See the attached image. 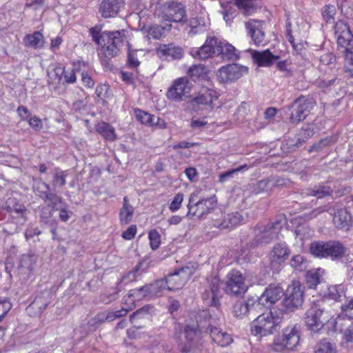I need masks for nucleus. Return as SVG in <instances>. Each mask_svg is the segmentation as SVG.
Instances as JSON below:
<instances>
[{"instance_id": "obj_1", "label": "nucleus", "mask_w": 353, "mask_h": 353, "mask_svg": "<svg viewBox=\"0 0 353 353\" xmlns=\"http://www.w3.org/2000/svg\"><path fill=\"white\" fill-rule=\"evenodd\" d=\"M325 300L314 303L305 312L303 321L307 329L311 333H320L327 328L333 330L336 321L330 311L324 307Z\"/></svg>"}, {"instance_id": "obj_2", "label": "nucleus", "mask_w": 353, "mask_h": 353, "mask_svg": "<svg viewBox=\"0 0 353 353\" xmlns=\"http://www.w3.org/2000/svg\"><path fill=\"white\" fill-rule=\"evenodd\" d=\"M216 207V199L214 196L199 199L197 192H192L189 197L187 217L189 219H204Z\"/></svg>"}, {"instance_id": "obj_3", "label": "nucleus", "mask_w": 353, "mask_h": 353, "mask_svg": "<svg viewBox=\"0 0 353 353\" xmlns=\"http://www.w3.org/2000/svg\"><path fill=\"white\" fill-rule=\"evenodd\" d=\"M281 319L274 316L272 312L263 313L251 323V333L260 337L272 334L279 327Z\"/></svg>"}, {"instance_id": "obj_4", "label": "nucleus", "mask_w": 353, "mask_h": 353, "mask_svg": "<svg viewBox=\"0 0 353 353\" xmlns=\"http://www.w3.org/2000/svg\"><path fill=\"white\" fill-rule=\"evenodd\" d=\"M300 341L299 327L291 325L282 330L281 334L276 336L273 343V348L276 352L294 350Z\"/></svg>"}, {"instance_id": "obj_5", "label": "nucleus", "mask_w": 353, "mask_h": 353, "mask_svg": "<svg viewBox=\"0 0 353 353\" xmlns=\"http://www.w3.org/2000/svg\"><path fill=\"white\" fill-rule=\"evenodd\" d=\"M103 37H106L105 41H103V44L99 45L100 53L108 58L117 56L125 39V31L122 30L107 32L104 33Z\"/></svg>"}, {"instance_id": "obj_6", "label": "nucleus", "mask_w": 353, "mask_h": 353, "mask_svg": "<svg viewBox=\"0 0 353 353\" xmlns=\"http://www.w3.org/2000/svg\"><path fill=\"white\" fill-rule=\"evenodd\" d=\"M196 268L194 265H186L172 274H168L164 279L168 291L179 290L185 285L187 281L195 272Z\"/></svg>"}, {"instance_id": "obj_7", "label": "nucleus", "mask_w": 353, "mask_h": 353, "mask_svg": "<svg viewBox=\"0 0 353 353\" xmlns=\"http://www.w3.org/2000/svg\"><path fill=\"white\" fill-rule=\"evenodd\" d=\"M303 303V291L299 283H293L288 286L283 299V310L292 312Z\"/></svg>"}, {"instance_id": "obj_8", "label": "nucleus", "mask_w": 353, "mask_h": 353, "mask_svg": "<svg viewBox=\"0 0 353 353\" xmlns=\"http://www.w3.org/2000/svg\"><path fill=\"white\" fill-rule=\"evenodd\" d=\"M156 14L165 21L180 23L185 19V10L181 3L173 2L159 7Z\"/></svg>"}, {"instance_id": "obj_9", "label": "nucleus", "mask_w": 353, "mask_h": 353, "mask_svg": "<svg viewBox=\"0 0 353 353\" xmlns=\"http://www.w3.org/2000/svg\"><path fill=\"white\" fill-rule=\"evenodd\" d=\"M248 68L236 63L222 66L217 71V79L220 83H232L248 72Z\"/></svg>"}, {"instance_id": "obj_10", "label": "nucleus", "mask_w": 353, "mask_h": 353, "mask_svg": "<svg viewBox=\"0 0 353 353\" xmlns=\"http://www.w3.org/2000/svg\"><path fill=\"white\" fill-rule=\"evenodd\" d=\"M248 290L245 283V277L240 271L232 270L226 277L224 290L230 295L244 294Z\"/></svg>"}, {"instance_id": "obj_11", "label": "nucleus", "mask_w": 353, "mask_h": 353, "mask_svg": "<svg viewBox=\"0 0 353 353\" xmlns=\"http://www.w3.org/2000/svg\"><path fill=\"white\" fill-rule=\"evenodd\" d=\"M314 106V102L310 99H305L303 97L296 99L292 105L290 122L296 123L304 120Z\"/></svg>"}, {"instance_id": "obj_12", "label": "nucleus", "mask_w": 353, "mask_h": 353, "mask_svg": "<svg viewBox=\"0 0 353 353\" xmlns=\"http://www.w3.org/2000/svg\"><path fill=\"white\" fill-rule=\"evenodd\" d=\"M200 317L204 318L205 321H209L208 327H210V336L216 343L221 347H225L232 342V338L230 334L226 332L219 330L217 327H213L212 323H215L216 319L211 316L208 311H203Z\"/></svg>"}, {"instance_id": "obj_13", "label": "nucleus", "mask_w": 353, "mask_h": 353, "mask_svg": "<svg viewBox=\"0 0 353 353\" xmlns=\"http://www.w3.org/2000/svg\"><path fill=\"white\" fill-rule=\"evenodd\" d=\"M283 296V290L279 285H270L254 302L253 306L263 305L269 307Z\"/></svg>"}, {"instance_id": "obj_14", "label": "nucleus", "mask_w": 353, "mask_h": 353, "mask_svg": "<svg viewBox=\"0 0 353 353\" xmlns=\"http://www.w3.org/2000/svg\"><path fill=\"white\" fill-rule=\"evenodd\" d=\"M208 283V288L202 294L203 299L208 305L218 307L220 305V279L216 276H211Z\"/></svg>"}, {"instance_id": "obj_15", "label": "nucleus", "mask_w": 353, "mask_h": 353, "mask_svg": "<svg viewBox=\"0 0 353 353\" xmlns=\"http://www.w3.org/2000/svg\"><path fill=\"white\" fill-rule=\"evenodd\" d=\"M217 98V92L214 90L203 87L195 96L192 97V99L189 101V104L192 107L200 105H206L212 109L213 102Z\"/></svg>"}, {"instance_id": "obj_16", "label": "nucleus", "mask_w": 353, "mask_h": 353, "mask_svg": "<svg viewBox=\"0 0 353 353\" xmlns=\"http://www.w3.org/2000/svg\"><path fill=\"white\" fill-rule=\"evenodd\" d=\"M335 36L339 46L347 48H353V34L349 26L343 21H338L335 24Z\"/></svg>"}, {"instance_id": "obj_17", "label": "nucleus", "mask_w": 353, "mask_h": 353, "mask_svg": "<svg viewBox=\"0 0 353 353\" xmlns=\"http://www.w3.org/2000/svg\"><path fill=\"white\" fill-rule=\"evenodd\" d=\"M330 214L333 216L334 225L342 230L348 231L352 226L353 219L349 212L345 208H332Z\"/></svg>"}, {"instance_id": "obj_18", "label": "nucleus", "mask_w": 353, "mask_h": 353, "mask_svg": "<svg viewBox=\"0 0 353 353\" xmlns=\"http://www.w3.org/2000/svg\"><path fill=\"white\" fill-rule=\"evenodd\" d=\"M290 250L285 243H276L269 254V260L272 267L283 263L289 257Z\"/></svg>"}, {"instance_id": "obj_19", "label": "nucleus", "mask_w": 353, "mask_h": 353, "mask_svg": "<svg viewBox=\"0 0 353 353\" xmlns=\"http://www.w3.org/2000/svg\"><path fill=\"white\" fill-rule=\"evenodd\" d=\"M188 81L186 78H179L167 92V97L172 101L182 100L183 97L190 92Z\"/></svg>"}, {"instance_id": "obj_20", "label": "nucleus", "mask_w": 353, "mask_h": 353, "mask_svg": "<svg viewBox=\"0 0 353 353\" xmlns=\"http://www.w3.org/2000/svg\"><path fill=\"white\" fill-rule=\"evenodd\" d=\"M218 44L216 38L208 37L199 49L192 51V55L201 59H208L214 54H218Z\"/></svg>"}, {"instance_id": "obj_21", "label": "nucleus", "mask_w": 353, "mask_h": 353, "mask_svg": "<svg viewBox=\"0 0 353 353\" xmlns=\"http://www.w3.org/2000/svg\"><path fill=\"white\" fill-rule=\"evenodd\" d=\"M264 23L262 21L250 20L245 23V27L254 44L259 46L265 41L263 31Z\"/></svg>"}, {"instance_id": "obj_22", "label": "nucleus", "mask_w": 353, "mask_h": 353, "mask_svg": "<svg viewBox=\"0 0 353 353\" xmlns=\"http://www.w3.org/2000/svg\"><path fill=\"white\" fill-rule=\"evenodd\" d=\"M124 6L123 0H103L100 4L99 11L104 18L114 17Z\"/></svg>"}, {"instance_id": "obj_23", "label": "nucleus", "mask_w": 353, "mask_h": 353, "mask_svg": "<svg viewBox=\"0 0 353 353\" xmlns=\"http://www.w3.org/2000/svg\"><path fill=\"white\" fill-rule=\"evenodd\" d=\"M160 58L165 59H179L183 55L182 48L173 44L161 45L157 50Z\"/></svg>"}, {"instance_id": "obj_24", "label": "nucleus", "mask_w": 353, "mask_h": 353, "mask_svg": "<svg viewBox=\"0 0 353 353\" xmlns=\"http://www.w3.org/2000/svg\"><path fill=\"white\" fill-rule=\"evenodd\" d=\"M244 221L243 216L239 212H233L224 216L221 221H215L214 226L220 229H232Z\"/></svg>"}, {"instance_id": "obj_25", "label": "nucleus", "mask_w": 353, "mask_h": 353, "mask_svg": "<svg viewBox=\"0 0 353 353\" xmlns=\"http://www.w3.org/2000/svg\"><path fill=\"white\" fill-rule=\"evenodd\" d=\"M251 56L254 61L259 67H268L272 62L278 59L277 56L273 55L269 50L264 51L251 50Z\"/></svg>"}, {"instance_id": "obj_26", "label": "nucleus", "mask_w": 353, "mask_h": 353, "mask_svg": "<svg viewBox=\"0 0 353 353\" xmlns=\"http://www.w3.org/2000/svg\"><path fill=\"white\" fill-rule=\"evenodd\" d=\"M281 228L282 225L280 221L265 226L261 232V242L267 243L277 238Z\"/></svg>"}, {"instance_id": "obj_27", "label": "nucleus", "mask_w": 353, "mask_h": 353, "mask_svg": "<svg viewBox=\"0 0 353 353\" xmlns=\"http://www.w3.org/2000/svg\"><path fill=\"white\" fill-rule=\"evenodd\" d=\"M185 337L188 341V344L185 345L181 348L184 352H190L194 346V343L198 341L199 337V330L195 325H187L185 328Z\"/></svg>"}, {"instance_id": "obj_28", "label": "nucleus", "mask_w": 353, "mask_h": 353, "mask_svg": "<svg viewBox=\"0 0 353 353\" xmlns=\"http://www.w3.org/2000/svg\"><path fill=\"white\" fill-rule=\"evenodd\" d=\"M65 68L59 64L52 65L48 70V83L57 86L63 83V76Z\"/></svg>"}, {"instance_id": "obj_29", "label": "nucleus", "mask_w": 353, "mask_h": 353, "mask_svg": "<svg viewBox=\"0 0 353 353\" xmlns=\"http://www.w3.org/2000/svg\"><path fill=\"white\" fill-rule=\"evenodd\" d=\"M218 54H222L228 60H236L239 58L238 50L225 41H219Z\"/></svg>"}, {"instance_id": "obj_30", "label": "nucleus", "mask_w": 353, "mask_h": 353, "mask_svg": "<svg viewBox=\"0 0 353 353\" xmlns=\"http://www.w3.org/2000/svg\"><path fill=\"white\" fill-rule=\"evenodd\" d=\"M255 301L248 299L246 301H238L233 307V312L236 317L242 318L250 310L256 309L258 306H253Z\"/></svg>"}, {"instance_id": "obj_31", "label": "nucleus", "mask_w": 353, "mask_h": 353, "mask_svg": "<svg viewBox=\"0 0 353 353\" xmlns=\"http://www.w3.org/2000/svg\"><path fill=\"white\" fill-rule=\"evenodd\" d=\"M345 296V290L343 285H332L327 288L324 298L335 301H341Z\"/></svg>"}, {"instance_id": "obj_32", "label": "nucleus", "mask_w": 353, "mask_h": 353, "mask_svg": "<svg viewBox=\"0 0 353 353\" xmlns=\"http://www.w3.org/2000/svg\"><path fill=\"white\" fill-rule=\"evenodd\" d=\"M23 42L26 46L33 48H41L44 45V37L40 32H34L32 34H27Z\"/></svg>"}, {"instance_id": "obj_33", "label": "nucleus", "mask_w": 353, "mask_h": 353, "mask_svg": "<svg viewBox=\"0 0 353 353\" xmlns=\"http://www.w3.org/2000/svg\"><path fill=\"white\" fill-rule=\"evenodd\" d=\"M345 252V248L339 241L327 242V257L340 258Z\"/></svg>"}, {"instance_id": "obj_34", "label": "nucleus", "mask_w": 353, "mask_h": 353, "mask_svg": "<svg viewBox=\"0 0 353 353\" xmlns=\"http://www.w3.org/2000/svg\"><path fill=\"white\" fill-rule=\"evenodd\" d=\"M314 353H336V345L335 343L324 339L315 345Z\"/></svg>"}, {"instance_id": "obj_35", "label": "nucleus", "mask_w": 353, "mask_h": 353, "mask_svg": "<svg viewBox=\"0 0 353 353\" xmlns=\"http://www.w3.org/2000/svg\"><path fill=\"white\" fill-rule=\"evenodd\" d=\"M151 298L159 296L168 291L165 279L157 280L152 283L148 284Z\"/></svg>"}, {"instance_id": "obj_36", "label": "nucleus", "mask_w": 353, "mask_h": 353, "mask_svg": "<svg viewBox=\"0 0 353 353\" xmlns=\"http://www.w3.org/2000/svg\"><path fill=\"white\" fill-rule=\"evenodd\" d=\"M97 131L108 141H113L117 139L114 128L107 123H99L97 126Z\"/></svg>"}, {"instance_id": "obj_37", "label": "nucleus", "mask_w": 353, "mask_h": 353, "mask_svg": "<svg viewBox=\"0 0 353 353\" xmlns=\"http://www.w3.org/2000/svg\"><path fill=\"white\" fill-rule=\"evenodd\" d=\"M134 214L133 207L129 204L126 196L123 198V205L121 209L119 215L121 223L127 224L132 219Z\"/></svg>"}, {"instance_id": "obj_38", "label": "nucleus", "mask_w": 353, "mask_h": 353, "mask_svg": "<svg viewBox=\"0 0 353 353\" xmlns=\"http://www.w3.org/2000/svg\"><path fill=\"white\" fill-rule=\"evenodd\" d=\"M206 23L202 19L194 18L190 21L188 34L194 36L206 30Z\"/></svg>"}, {"instance_id": "obj_39", "label": "nucleus", "mask_w": 353, "mask_h": 353, "mask_svg": "<svg viewBox=\"0 0 353 353\" xmlns=\"http://www.w3.org/2000/svg\"><path fill=\"white\" fill-rule=\"evenodd\" d=\"M310 250L312 254L316 257H327V242H314L310 245Z\"/></svg>"}, {"instance_id": "obj_40", "label": "nucleus", "mask_w": 353, "mask_h": 353, "mask_svg": "<svg viewBox=\"0 0 353 353\" xmlns=\"http://www.w3.org/2000/svg\"><path fill=\"white\" fill-rule=\"evenodd\" d=\"M208 73L207 68L201 64L194 65L192 66L188 71L189 76L194 80L196 81L204 78Z\"/></svg>"}, {"instance_id": "obj_41", "label": "nucleus", "mask_w": 353, "mask_h": 353, "mask_svg": "<svg viewBox=\"0 0 353 353\" xmlns=\"http://www.w3.org/2000/svg\"><path fill=\"white\" fill-rule=\"evenodd\" d=\"M236 5L245 15H250L255 10L254 0H236Z\"/></svg>"}, {"instance_id": "obj_42", "label": "nucleus", "mask_w": 353, "mask_h": 353, "mask_svg": "<svg viewBox=\"0 0 353 353\" xmlns=\"http://www.w3.org/2000/svg\"><path fill=\"white\" fill-rule=\"evenodd\" d=\"M141 31L147 33V37L150 39H158L163 34V28L159 26H143Z\"/></svg>"}, {"instance_id": "obj_43", "label": "nucleus", "mask_w": 353, "mask_h": 353, "mask_svg": "<svg viewBox=\"0 0 353 353\" xmlns=\"http://www.w3.org/2000/svg\"><path fill=\"white\" fill-rule=\"evenodd\" d=\"M290 263L292 268L298 271H303L307 268V261L301 254L294 255Z\"/></svg>"}, {"instance_id": "obj_44", "label": "nucleus", "mask_w": 353, "mask_h": 353, "mask_svg": "<svg viewBox=\"0 0 353 353\" xmlns=\"http://www.w3.org/2000/svg\"><path fill=\"white\" fill-rule=\"evenodd\" d=\"M320 270H310L306 274V282L310 288H314L320 283Z\"/></svg>"}, {"instance_id": "obj_45", "label": "nucleus", "mask_w": 353, "mask_h": 353, "mask_svg": "<svg viewBox=\"0 0 353 353\" xmlns=\"http://www.w3.org/2000/svg\"><path fill=\"white\" fill-rule=\"evenodd\" d=\"M130 296H133L138 301L143 299L151 298L148 285H143L140 288L131 290Z\"/></svg>"}, {"instance_id": "obj_46", "label": "nucleus", "mask_w": 353, "mask_h": 353, "mask_svg": "<svg viewBox=\"0 0 353 353\" xmlns=\"http://www.w3.org/2000/svg\"><path fill=\"white\" fill-rule=\"evenodd\" d=\"M134 114L137 119L143 124L153 125L154 123L155 117L146 112L136 110Z\"/></svg>"}, {"instance_id": "obj_47", "label": "nucleus", "mask_w": 353, "mask_h": 353, "mask_svg": "<svg viewBox=\"0 0 353 353\" xmlns=\"http://www.w3.org/2000/svg\"><path fill=\"white\" fill-rule=\"evenodd\" d=\"M345 52L344 69L350 76H353V47L347 48Z\"/></svg>"}, {"instance_id": "obj_48", "label": "nucleus", "mask_w": 353, "mask_h": 353, "mask_svg": "<svg viewBox=\"0 0 353 353\" xmlns=\"http://www.w3.org/2000/svg\"><path fill=\"white\" fill-rule=\"evenodd\" d=\"M330 193L331 190L330 188L325 186H318L311 190L307 194L316 196L318 199H321L327 195H330Z\"/></svg>"}, {"instance_id": "obj_49", "label": "nucleus", "mask_w": 353, "mask_h": 353, "mask_svg": "<svg viewBox=\"0 0 353 353\" xmlns=\"http://www.w3.org/2000/svg\"><path fill=\"white\" fill-rule=\"evenodd\" d=\"M36 263V258L32 255L22 256L20 261L21 268L32 270Z\"/></svg>"}, {"instance_id": "obj_50", "label": "nucleus", "mask_w": 353, "mask_h": 353, "mask_svg": "<svg viewBox=\"0 0 353 353\" xmlns=\"http://www.w3.org/2000/svg\"><path fill=\"white\" fill-rule=\"evenodd\" d=\"M208 125L207 117H192L190 127L194 130H201Z\"/></svg>"}, {"instance_id": "obj_51", "label": "nucleus", "mask_w": 353, "mask_h": 353, "mask_svg": "<svg viewBox=\"0 0 353 353\" xmlns=\"http://www.w3.org/2000/svg\"><path fill=\"white\" fill-rule=\"evenodd\" d=\"M67 174L65 171H62L58 169L55 170L54 174V186H63L65 185V177Z\"/></svg>"}, {"instance_id": "obj_52", "label": "nucleus", "mask_w": 353, "mask_h": 353, "mask_svg": "<svg viewBox=\"0 0 353 353\" xmlns=\"http://www.w3.org/2000/svg\"><path fill=\"white\" fill-rule=\"evenodd\" d=\"M184 196L182 193H177L173 200L172 201L169 209L171 212H174L180 209L181 204L183 201Z\"/></svg>"}, {"instance_id": "obj_53", "label": "nucleus", "mask_w": 353, "mask_h": 353, "mask_svg": "<svg viewBox=\"0 0 353 353\" xmlns=\"http://www.w3.org/2000/svg\"><path fill=\"white\" fill-rule=\"evenodd\" d=\"M49 185L43 181H39L34 187L35 193L42 199L46 196V194L49 192Z\"/></svg>"}, {"instance_id": "obj_54", "label": "nucleus", "mask_w": 353, "mask_h": 353, "mask_svg": "<svg viewBox=\"0 0 353 353\" xmlns=\"http://www.w3.org/2000/svg\"><path fill=\"white\" fill-rule=\"evenodd\" d=\"M245 169V170L248 169V165L246 164H244V165L239 166L236 168H234V169L226 171L223 173H221L219 175V181L221 183H224L227 178L231 177L234 173H236V172H240Z\"/></svg>"}, {"instance_id": "obj_55", "label": "nucleus", "mask_w": 353, "mask_h": 353, "mask_svg": "<svg viewBox=\"0 0 353 353\" xmlns=\"http://www.w3.org/2000/svg\"><path fill=\"white\" fill-rule=\"evenodd\" d=\"M137 299L130 296V290L129 291L127 296H125L122 299V305L125 309H128V311L132 310L135 307V302Z\"/></svg>"}, {"instance_id": "obj_56", "label": "nucleus", "mask_w": 353, "mask_h": 353, "mask_svg": "<svg viewBox=\"0 0 353 353\" xmlns=\"http://www.w3.org/2000/svg\"><path fill=\"white\" fill-rule=\"evenodd\" d=\"M336 14V8L334 6H326L323 11L322 15L327 22H331Z\"/></svg>"}, {"instance_id": "obj_57", "label": "nucleus", "mask_w": 353, "mask_h": 353, "mask_svg": "<svg viewBox=\"0 0 353 353\" xmlns=\"http://www.w3.org/2000/svg\"><path fill=\"white\" fill-rule=\"evenodd\" d=\"M43 199L48 203L49 206L54 208L59 203L61 202V198L59 197L56 194L48 192L46 196H44Z\"/></svg>"}, {"instance_id": "obj_58", "label": "nucleus", "mask_w": 353, "mask_h": 353, "mask_svg": "<svg viewBox=\"0 0 353 353\" xmlns=\"http://www.w3.org/2000/svg\"><path fill=\"white\" fill-rule=\"evenodd\" d=\"M149 239L150 241L152 249H157L160 244V236L159 233L155 230L151 231L149 233Z\"/></svg>"}, {"instance_id": "obj_59", "label": "nucleus", "mask_w": 353, "mask_h": 353, "mask_svg": "<svg viewBox=\"0 0 353 353\" xmlns=\"http://www.w3.org/2000/svg\"><path fill=\"white\" fill-rule=\"evenodd\" d=\"M106 32H103L100 34L99 31L97 28H93L90 29V34L92 37V39L98 44H103V41H105V38L103 37L104 33Z\"/></svg>"}, {"instance_id": "obj_60", "label": "nucleus", "mask_w": 353, "mask_h": 353, "mask_svg": "<svg viewBox=\"0 0 353 353\" xmlns=\"http://www.w3.org/2000/svg\"><path fill=\"white\" fill-rule=\"evenodd\" d=\"M342 312L344 316L353 319V299L350 300L347 303L341 305Z\"/></svg>"}, {"instance_id": "obj_61", "label": "nucleus", "mask_w": 353, "mask_h": 353, "mask_svg": "<svg viewBox=\"0 0 353 353\" xmlns=\"http://www.w3.org/2000/svg\"><path fill=\"white\" fill-rule=\"evenodd\" d=\"M26 121L28 122L29 125L37 131L40 130L43 128L41 120L36 116H30Z\"/></svg>"}, {"instance_id": "obj_62", "label": "nucleus", "mask_w": 353, "mask_h": 353, "mask_svg": "<svg viewBox=\"0 0 353 353\" xmlns=\"http://www.w3.org/2000/svg\"><path fill=\"white\" fill-rule=\"evenodd\" d=\"M12 307L11 303L7 300L0 301V321L4 318Z\"/></svg>"}, {"instance_id": "obj_63", "label": "nucleus", "mask_w": 353, "mask_h": 353, "mask_svg": "<svg viewBox=\"0 0 353 353\" xmlns=\"http://www.w3.org/2000/svg\"><path fill=\"white\" fill-rule=\"evenodd\" d=\"M150 309V305H146L139 309L130 316L131 321H133V319L136 318H143L145 316L149 314Z\"/></svg>"}, {"instance_id": "obj_64", "label": "nucleus", "mask_w": 353, "mask_h": 353, "mask_svg": "<svg viewBox=\"0 0 353 353\" xmlns=\"http://www.w3.org/2000/svg\"><path fill=\"white\" fill-rule=\"evenodd\" d=\"M336 61L335 56L332 53H326L323 54L320 58V61L323 65H330Z\"/></svg>"}]
</instances>
